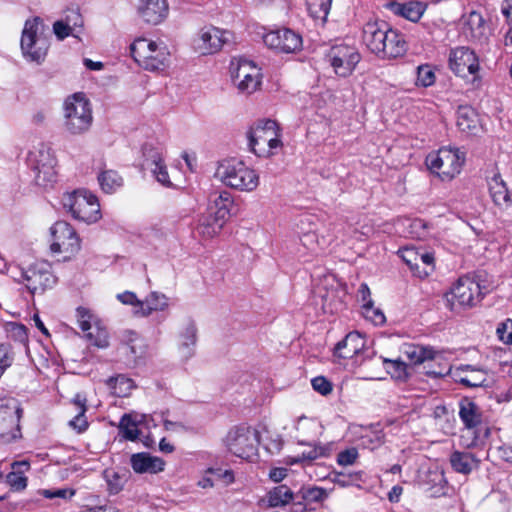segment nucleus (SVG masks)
I'll use <instances>...</instances> for the list:
<instances>
[{
    "label": "nucleus",
    "mask_w": 512,
    "mask_h": 512,
    "mask_svg": "<svg viewBox=\"0 0 512 512\" xmlns=\"http://www.w3.org/2000/svg\"><path fill=\"white\" fill-rule=\"evenodd\" d=\"M496 335L502 343L512 345V319L507 318L500 322L496 328Z\"/></svg>",
    "instance_id": "47"
},
{
    "label": "nucleus",
    "mask_w": 512,
    "mask_h": 512,
    "mask_svg": "<svg viewBox=\"0 0 512 512\" xmlns=\"http://www.w3.org/2000/svg\"><path fill=\"white\" fill-rule=\"evenodd\" d=\"M480 117L477 110L469 105H462L457 112V126L467 135L476 136Z\"/></svg>",
    "instance_id": "23"
},
{
    "label": "nucleus",
    "mask_w": 512,
    "mask_h": 512,
    "mask_svg": "<svg viewBox=\"0 0 512 512\" xmlns=\"http://www.w3.org/2000/svg\"><path fill=\"white\" fill-rule=\"evenodd\" d=\"M163 156L161 150L152 145L145 144L143 146V167L152 171L158 169L163 164Z\"/></svg>",
    "instance_id": "37"
},
{
    "label": "nucleus",
    "mask_w": 512,
    "mask_h": 512,
    "mask_svg": "<svg viewBox=\"0 0 512 512\" xmlns=\"http://www.w3.org/2000/svg\"><path fill=\"white\" fill-rule=\"evenodd\" d=\"M327 56L334 72L341 77L350 76L361 60L355 47L344 44L333 46Z\"/></svg>",
    "instance_id": "12"
},
{
    "label": "nucleus",
    "mask_w": 512,
    "mask_h": 512,
    "mask_svg": "<svg viewBox=\"0 0 512 512\" xmlns=\"http://www.w3.org/2000/svg\"><path fill=\"white\" fill-rule=\"evenodd\" d=\"M120 341L125 353L129 355L133 361L142 358L146 352V344L135 331H123L120 336Z\"/></svg>",
    "instance_id": "25"
},
{
    "label": "nucleus",
    "mask_w": 512,
    "mask_h": 512,
    "mask_svg": "<svg viewBox=\"0 0 512 512\" xmlns=\"http://www.w3.org/2000/svg\"><path fill=\"white\" fill-rule=\"evenodd\" d=\"M86 339L98 348H107L109 346V336L105 328L94 323V328L85 334Z\"/></svg>",
    "instance_id": "40"
},
{
    "label": "nucleus",
    "mask_w": 512,
    "mask_h": 512,
    "mask_svg": "<svg viewBox=\"0 0 512 512\" xmlns=\"http://www.w3.org/2000/svg\"><path fill=\"white\" fill-rule=\"evenodd\" d=\"M93 123L92 107L85 94L78 92L67 97L63 104V128L73 136L88 132Z\"/></svg>",
    "instance_id": "2"
},
{
    "label": "nucleus",
    "mask_w": 512,
    "mask_h": 512,
    "mask_svg": "<svg viewBox=\"0 0 512 512\" xmlns=\"http://www.w3.org/2000/svg\"><path fill=\"white\" fill-rule=\"evenodd\" d=\"M435 73L429 65H420L417 68L416 84L422 87H429L435 83Z\"/></svg>",
    "instance_id": "45"
},
{
    "label": "nucleus",
    "mask_w": 512,
    "mask_h": 512,
    "mask_svg": "<svg viewBox=\"0 0 512 512\" xmlns=\"http://www.w3.org/2000/svg\"><path fill=\"white\" fill-rule=\"evenodd\" d=\"M464 156L458 149L441 148L426 158L428 168L442 180H451L460 173Z\"/></svg>",
    "instance_id": "8"
},
{
    "label": "nucleus",
    "mask_w": 512,
    "mask_h": 512,
    "mask_svg": "<svg viewBox=\"0 0 512 512\" xmlns=\"http://www.w3.org/2000/svg\"><path fill=\"white\" fill-rule=\"evenodd\" d=\"M468 366L467 367H460L457 368L453 372V378L456 382H459L467 387H478L480 384L476 382V377L472 376L469 377L467 375L468 373Z\"/></svg>",
    "instance_id": "49"
},
{
    "label": "nucleus",
    "mask_w": 512,
    "mask_h": 512,
    "mask_svg": "<svg viewBox=\"0 0 512 512\" xmlns=\"http://www.w3.org/2000/svg\"><path fill=\"white\" fill-rule=\"evenodd\" d=\"M259 432L247 425L232 427L222 439L227 451L243 458L251 459L257 455Z\"/></svg>",
    "instance_id": "5"
},
{
    "label": "nucleus",
    "mask_w": 512,
    "mask_h": 512,
    "mask_svg": "<svg viewBox=\"0 0 512 512\" xmlns=\"http://www.w3.org/2000/svg\"><path fill=\"white\" fill-rule=\"evenodd\" d=\"M432 362L433 361L425 362L426 364L423 367L425 370V374L427 376L434 378L443 377L447 375L451 370L450 365L448 363H444L443 365L439 364L438 368H434Z\"/></svg>",
    "instance_id": "52"
},
{
    "label": "nucleus",
    "mask_w": 512,
    "mask_h": 512,
    "mask_svg": "<svg viewBox=\"0 0 512 512\" xmlns=\"http://www.w3.org/2000/svg\"><path fill=\"white\" fill-rule=\"evenodd\" d=\"M151 172L159 183L167 187L171 186L167 167L164 163L158 169H153Z\"/></svg>",
    "instance_id": "59"
},
{
    "label": "nucleus",
    "mask_w": 512,
    "mask_h": 512,
    "mask_svg": "<svg viewBox=\"0 0 512 512\" xmlns=\"http://www.w3.org/2000/svg\"><path fill=\"white\" fill-rule=\"evenodd\" d=\"M362 313L366 319H369L375 325H382L386 321L384 313L380 309L374 307L372 300H369L366 304L362 305Z\"/></svg>",
    "instance_id": "44"
},
{
    "label": "nucleus",
    "mask_w": 512,
    "mask_h": 512,
    "mask_svg": "<svg viewBox=\"0 0 512 512\" xmlns=\"http://www.w3.org/2000/svg\"><path fill=\"white\" fill-rule=\"evenodd\" d=\"M405 354L407 358L410 360L411 364H422L427 361H434L436 358V354L431 349L417 346V345H410L405 350Z\"/></svg>",
    "instance_id": "34"
},
{
    "label": "nucleus",
    "mask_w": 512,
    "mask_h": 512,
    "mask_svg": "<svg viewBox=\"0 0 512 512\" xmlns=\"http://www.w3.org/2000/svg\"><path fill=\"white\" fill-rule=\"evenodd\" d=\"M294 498L292 490L286 485L273 488L268 494V502L271 507H279L288 504Z\"/></svg>",
    "instance_id": "35"
},
{
    "label": "nucleus",
    "mask_w": 512,
    "mask_h": 512,
    "mask_svg": "<svg viewBox=\"0 0 512 512\" xmlns=\"http://www.w3.org/2000/svg\"><path fill=\"white\" fill-rule=\"evenodd\" d=\"M104 475L107 479L109 490L112 493H118L121 490L120 477L118 474L112 470H106Z\"/></svg>",
    "instance_id": "58"
},
{
    "label": "nucleus",
    "mask_w": 512,
    "mask_h": 512,
    "mask_svg": "<svg viewBox=\"0 0 512 512\" xmlns=\"http://www.w3.org/2000/svg\"><path fill=\"white\" fill-rule=\"evenodd\" d=\"M449 67L456 75L461 77L473 75L476 79L479 59L474 50L468 47H457L452 49L449 54Z\"/></svg>",
    "instance_id": "14"
},
{
    "label": "nucleus",
    "mask_w": 512,
    "mask_h": 512,
    "mask_svg": "<svg viewBox=\"0 0 512 512\" xmlns=\"http://www.w3.org/2000/svg\"><path fill=\"white\" fill-rule=\"evenodd\" d=\"M62 202L72 216L86 223H93L100 219V204L92 193L86 190H76L63 196Z\"/></svg>",
    "instance_id": "6"
},
{
    "label": "nucleus",
    "mask_w": 512,
    "mask_h": 512,
    "mask_svg": "<svg viewBox=\"0 0 512 512\" xmlns=\"http://www.w3.org/2000/svg\"><path fill=\"white\" fill-rule=\"evenodd\" d=\"M365 347V339L358 332H351L340 341L334 349L337 357L351 359L359 354Z\"/></svg>",
    "instance_id": "22"
},
{
    "label": "nucleus",
    "mask_w": 512,
    "mask_h": 512,
    "mask_svg": "<svg viewBox=\"0 0 512 512\" xmlns=\"http://www.w3.org/2000/svg\"><path fill=\"white\" fill-rule=\"evenodd\" d=\"M312 387L321 395H328L332 392V384L323 376L315 377L311 380Z\"/></svg>",
    "instance_id": "53"
},
{
    "label": "nucleus",
    "mask_w": 512,
    "mask_h": 512,
    "mask_svg": "<svg viewBox=\"0 0 512 512\" xmlns=\"http://www.w3.org/2000/svg\"><path fill=\"white\" fill-rule=\"evenodd\" d=\"M130 52L134 60L145 70H163L169 65L170 52L162 43L140 38L131 44Z\"/></svg>",
    "instance_id": "4"
},
{
    "label": "nucleus",
    "mask_w": 512,
    "mask_h": 512,
    "mask_svg": "<svg viewBox=\"0 0 512 512\" xmlns=\"http://www.w3.org/2000/svg\"><path fill=\"white\" fill-rule=\"evenodd\" d=\"M360 478V473L345 474L343 472H333L331 476V480L342 487L350 486Z\"/></svg>",
    "instance_id": "51"
},
{
    "label": "nucleus",
    "mask_w": 512,
    "mask_h": 512,
    "mask_svg": "<svg viewBox=\"0 0 512 512\" xmlns=\"http://www.w3.org/2000/svg\"><path fill=\"white\" fill-rule=\"evenodd\" d=\"M207 473H211L217 478L223 479L226 484H230L234 481V474L232 470L222 471L221 469L209 468Z\"/></svg>",
    "instance_id": "62"
},
{
    "label": "nucleus",
    "mask_w": 512,
    "mask_h": 512,
    "mask_svg": "<svg viewBox=\"0 0 512 512\" xmlns=\"http://www.w3.org/2000/svg\"><path fill=\"white\" fill-rule=\"evenodd\" d=\"M12 471L7 474L6 481L15 491H21L27 486V477L24 476L25 471L30 467L28 461H15L11 464Z\"/></svg>",
    "instance_id": "31"
},
{
    "label": "nucleus",
    "mask_w": 512,
    "mask_h": 512,
    "mask_svg": "<svg viewBox=\"0 0 512 512\" xmlns=\"http://www.w3.org/2000/svg\"><path fill=\"white\" fill-rule=\"evenodd\" d=\"M197 328L192 321H188L181 334V348L188 349L196 344Z\"/></svg>",
    "instance_id": "46"
},
{
    "label": "nucleus",
    "mask_w": 512,
    "mask_h": 512,
    "mask_svg": "<svg viewBox=\"0 0 512 512\" xmlns=\"http://www.w3.org/2000/svg\"><path fill=\"white\" fill-rule=\"evenodd\" d=\"M35 182L38 186L47 188L56 182L55 159L48 151L40 150L34 156Z\"/></svg>",
    "instance_id": "18"
},
{
    "label": "nucleus",
    "mask_w": 512,
    "mask_h": 512,
    "mask_svg": "<svg viewBox=\"0 0 512 512\" xmlns=\"http://www.w3.org/2000/svg\"><path fill=\"white\" fill-rule=\"evenodd\" d=\"M52 242L50 249L53 253L65 254L64 259H70L80 251V239L75 229L65 221H57L50 229Z\"/></svg>",
    "instance_id": "9"
},
{
    "label": "nucleus",
    "mask_w": 512,
    "mask_h": 512,
    "mask_svg": "<svg viewBox=\"0 0 512 512\" xmlns=\"http://www.w3.org/2000/svg\"><path fill=\"white\" fill-rule=\"evenodd\" d=\"M22 409L14 400L0 404V438L15 439L19 432Z\"/></svg>",
    "instance_id": "16"
},
{
    "label": "nucleus",
    "mask_w": 512,
    "mask_h": 512,
    "mask_svg": "<svg viewBox=\"0 0 512 512\" xmlns=\"http://www.w3.org/2000/svg\"><path fill=\"white\" fill-rule=\"evenodd\" d=\"M44 26L39 17L25 22L21 37V49L32 61L42 60L48 50V39L44 35Z\"/></svg>",
    "instance_id": "7"
},
{
    "label": "nucleus",
    "mask_w": 512,
    "mask_h": 512,
    "mask_svg": "<svg viewBox=\"0 0 512 512\" xmlns=\"http://www.w3.org/2000/svg\"><path fill=\"white\" fill-rule=\"evenodd\" d=\"M168 307V299L164 294L158 292L150 293L142 304L140 309H134V315L147 317L154 311H163Z\"/></svg>",
    "instance_id": "29"
},
{
    "label": "nucleus",
    "mask_w": 512,
    "mask_h": 512,
    "mask_svg": "<svg viewBox=\"0 0 512 512\" xmlns=\"http://www.w3.org/2000/svg\"><path fill=\"white\" fill-rule=\"evenodd\" d=\"M225 221L218 220L210 215L199 226V232L202 236L212 238L217 235L223 228Z\"/></svg>",
    "instance_id": "41"
},
{
    "label": "nucleus",
    "mask_w": 512,
    "mask_h": 512,
    "mask_svg": "<svg viewBox=\"0 0 512 512\" xmlns=\"http://www.w3.org/2000/svg\"><path fill=\"white\" fill-rule=\"evenodd\" d=\"M422 253L423 252H419L414 248H406L401 252V257L409 267L417 266V261L420 259Z\"/></svg>",
    "instance_id": "56"
},
{
    "label": "nucleus",
    "mask_w": 512,
    "mask_h": 512,
    "mask_svg": "<svg viewBox=\"0 0 512 512\" xmlns=\"http://www.w3.org/2000/svg\"><path fill=\"white\" fill-rule=\"evenodd\" d=\"M247 137L250 150L259 157H270L282 146L279 126L271 119L256 121L250 127Z\"/></svg>",
    "instance_id": "3"
},
{
    "label": "nucleus",
    "mask_w": 512,
    "mask_h": 512,
    "mask_svg": "<svg viewBox=\"0 0 512 512\" xmlns=\"http://www.w3.org/2000/svg\"><path fill=\"white\" fill-rule=\"evenodd\" d=\"M502 14L509 25H512V0H504L501 5Z\"/></svg>",
    "instance_id": "64"
},
{
    "label": "nucleus",
    "mask_w": 512,
    "mask_h": 512,
    "mask_svg": "<svg viewBox=\"0 0 512 512\" xmlns=\"http://www.w3.org/2000/svg\"><path fill=\"white\" fill-rule=\"evenodd\" d=\"M357 457V450L355 448H351L340 452L337 456V462L342 466L352 465L356 461Z\"/></svg>",
    "instance_id": "55"
},
{
    "label": "nucleus",
    "mask_w": 512,
    "mask_h": 512,
    "mask_svg": "<svg viewBox=\"0 0 512 512\" xmlns=\"http://www.w3.org/2000/svg\"><path fill=\"white\" fill-rule=\"evenodd\" d=\"M387 24L385 22H368L363 28V42L367 48L376 55L384 50V39L387 37Z\"/></svg>",
    "instance_id": "19"
},
{
    "label": "nucleus",
    "mask_w": 512,
    "mask_h": 512,
    "mask_svg": "<svg viewBox=\"0 0 512 512\" xmlns=\"http://www.w3.org/2000/svg\"><path fill=\"white\" fill-rule=\"evenodd\" d=\"M489 195L495 205L500 207L512 206V192L509 191L505 181L499 173L487 176Z\"/></svg>",
    "instance_id": "21"
},
{
    "label": "nucleus",
    "mask_w": 512,
    "mask_h": 512,
    "mask_svg": "<svg viewBox=\"0 0 512 512\" xmlns=\"http://www.w3.org/2000/svg\"><path fill=\"white\" fill-rule=\"evenodd\" d=\"M229 33L216 27H204L195 39V49L202 55L212 54L221 49Z\"/></svg>",
    "instance_id": "17"
},
{
    "label": "nucleus",
    "mask_w": 512,
    "mask_h": 512,
    "mask_svg": "<svg viewBox=\"0 0 512 512\" xmlns=\"http://www.w3.org/2000/svg\"><path fill=\"white\" fill-rule=\"evenodd\" d=\"M480 295V282L469 277H461L452 287L450 292L445 294L447 306L452 311L474 305V297Z\"/></svg>",
    "instance_id": "10"
},
{
    "label": "nucleus",
    "mask_w": 512,
    "mask_h": 512,
    "mask_svg": "<svg viewBox=\"0 0 512 512\" xmlns=\"http://www.w3.org/2000/svg\"><path fill=\"white\" fill-rule=\"evenodd\" d=\"M383 363L387 365V371L397 379H405L407 377V365L400 360L384 359Z\"/></svg>",
    "instance_id": "48"
},
{
    "label": "nucleus",
    "mask_w": 512,
    "mask_h": 512,
    "mask_svg": "<svg viewBox=\"0 0 512 512\" xmlns=\"http://www.w3.org/2000/svg\"><path fill=\"white\" fill-rule=\"evenodd\" d=\"M117 297L123 304L132 305L135 309H140V304H142V301L133 292L127 291L119 294Z\"/></svg>",
    "instance_id": "60"
},
{
    "label": "nucleus",
    "mask_w": 512,
    "mask_h": 512,
    "mask_svg": "<svg viewBox=\"0 0 512 512\" xmlns=\"http://www.w3.org/2000/svg\"><path fill=\"white\" fill-rule=\"evenodd\" d=\"M332 0H309L308 10L315 19L326 20Z\"/></svg>",
    "instance_id": "42"
},
{
    "label": "nucleus",
    "mask_w": 512,
    "mask_h": 512,
    "mask_svg": "<svg viewBox=\"0 0 512 512\" xmlns=\"http://www.w3.org/2000/svg\"><path fill=\"white\" fill-rule=\"evenodd\" d=\"M263 42L267 47L282 53L295 52L302 44L301 37L290 29L270 31L263 36Z\"/></svg>",
    "instance_id": "15"
},
{
    "label": "nucleus",
    "mask_w": 512,
    "mask_h": 512,
    "mask_svg": "<svg viewBox=\"0 0 512 512\" xmlns=\"http://www.w3.org/2000/svg\"><path fill=\"white\" fill-rule=\"evenodd\" d=\"M477 405L468 398H463L460 402L459 415L467 428L475 427L477 421Z\"/></svg>",
    "instance_id": "36"
},
{
    "label": "nucleus",
    "mask_w": 512,
    "mask_h": 512,
    "mask_svg": "<svg viewBox=\"0 0 512 512\" xmlns=\"http://www.w3.org/2000/svg\"><path fill=\"white\" fill-rule=\"evenodd\" d=\"M98 181L102 190L113 193L123 184L122 177L115 170H105L98 175Z\"/></svg>",
    "instance_id": "33"
},
{
    "label": "nucleus",
    "mask_w": 512,
    "mask_h": 512,
    "mask_svg": "<svg viewBox=\"0 0 512 512\" xmlns=\"http://www.w3.org/2000/svg\"><path fill=\"white\" fill-rule=\"evenodd\" d=\"M387 37L384 39L385 48L380 50L382 58H397L403 56L407 50L406 41L397 31L387 28Z\"/></svg>",
    "instance_id": "24"
},
{
    "label": "nucleus",
    "mask_w": 512,
    "mask_h": 512,
    "mask_svg": "<svg viewBox=\"0 0 512 512\" xmlns=\"http://www.w3.org/2000/svg\"><path fill=\"white\" fill-rule=\"evenodd\" d=\"M21 276L31 294H41L46 289L51 288L56 282L50 266L46 262H37L30 265L21 272Z\"/></svg>",
    "instance_id": "13"
},
{
    "label": "nucleus",
    "mask_w": 512,
    "mask_h": 512,
    "mask_svg": "<svg viewBox=\"0 0 512 512\" xmlns=\"http://www.w3.org/2000/svg\"><path fill=\"white\" fill-rule=\"evenodd\" d=\"M72 404L75 407L76 415L69 421V426L78 433L84 432L88 428V422L85 417L87 398L83 394L78 393L73 398Z\"/></svg>",
    "instance_id": "30"
},
{
    "label": "nucleus",
    "mask_w": 512,
    "mask_h": 512,
    "mask_svg": "<svg viewBox=\"0 0 512 512\" xmlns=\"http://www.w3.org/2000/svg\"><path fill=\"white\" fill-rule=\"evenodd\" d=\"M214 176L225 186L241 192L254 191L259 185L256 171L234 158L220 161Z\"/></svg>",
    "instance_id": "1"
},
{
    "label": "nucleus",
    "mask_w": 512,
    "mask_h": 512,
    "mask_svg": "<svg viewBox=\"0 0 512 512\" xmlns=\"http://www.w3.org/2000/svg\"><path fill=\"white\" fill-rule=\"evenodd\" d=\"M389 7L393 13L402 16L412 22H417L423 15L426 4L419 1H410L406 3L392 2Z\"/></svg>",
    "instance_id": "28"
},
{
    "label": "nucleus",
    "mask_w": 512,
    "mask_h": 512,
    "mask_svg": "<svg viewBox=\"0 0 512 512\" xmlns=\"http://www.w3.org/2000/svg\"><path fill=\"white\" fill-rule=\"evenodd\" d=\"M306 502L319 503L328 497V492L320 487L302 488L296 495Z\"/></svg>",
    "instance_id": "43"
},
{
    "label": "nucleus",
    "mask_w": 512,
    "mask_h": 512,
    "mask_svg": "<svg viewBox=\"0 0 512 512\" xmlns=\"http://www.w3.org/2000/svg\"><path fill=\"white\" fill-rule=\"evenodd\" d=\"M53 31L58 39L62 40L69 36L73 29L63 20H58L53 24Z\"/></svg>",
    "instance_id": "57"
},
{
    "label": "nucleus",
    "mask_w": 512,
    "mask_h": 512,
    "mask_svg": "<svg viewBox=\"0 0 512 512\" xmlns=\"http://www.w3.org/2000/svg\"><path fill=\"white\" fill-rule=\"evenodd\" d=\"M41 495H43L45 498L53 499V498H61V499H69L74 494L75 491L73 489H44L41 492Z\"/></svg>",
    "instance_id": "54"
},
{
    "label": "nucleus",
    "mask_w": 512,
    "mask_h": 512,
    "mask_svg": "<svg viewBox=\"0 0 512 512\" xmlns=\"http://www.w3.org/2000/svg\"><path fill=\"white\" fill-rule=\"evenodd\" d=\"M74 30L76 27H81L83 24L82 17L77 10H71L63 20Z\"/></svg>",
    "instance_id": "61"
},
{
    "label": "nucleus",
    "mask_w": 512,
    "mask_h": 512,
    "mask_svg": "<svg viewBox=\"0 0 512 512\" xmlns=\"http://www.w3.org/2000/svg\"><path fill=\"white\" fill-rule=\"evenodd\" d=\"M144 419V415L137 413L124 414L120 420L119 429L123 434V437L127 440L134 441L137 439L139 430L138 424Z\"/></svg>",
    "instance_id": "32"
},
{
    "label": "nucleus",
    "mask_w": 512,
    "mask_h": 512,
    "mask_svg": "<svg viewBox=\"0 0 512 512\" xmlns=\"http://www.w3.org/2000/svg\"><path fill=\"white\" fill-rule=\"evenodd\" d=\"M77 317L79 327L83 332L88 333L94 328L92 323L93 315L85 308L77 309Z\"/></svg>",
    "instance_id": "50"
},
{
    "label": "nucleus",
    "mask_w": 512,
    "mask_h": 512,
    "mask_svg": "<svg viewBox=\"0 0 512 512\" xmlns=\"http://www.w3.org/2000/svg\"><path fill=\"white\" fill-rule=\"evenodd\" d=\"M410 269L419 278H425L434 271V256L431 253H422L417 261V266H411Z\"/></svg>",
    "instance_id": "39"
},
{
    "label": "nucleus",
    "mask_w": 512,
    "mask_h": 512,
    "mask_svg": "<svg viewBox=\"0 0 512 512\" xmlns=\"http://www.w3.org/2000/svg\"><path fill=\"white\" fill-rule=\"evenodd\" d=\"M161 458L150 456L147 453H137L131 456V465L137 473H157L164 469Z\"/></svg>",
    "instance_id": "26"
},
{
    "label": "nucleus",
    "mask_w": 512,
    "mask_h": 512,
    "mask_svg": "<svg viewBox=\"0 0 512 512\" xmlns=\"http://www.w3.org/2000/svg\"><path fill=\"white\" fill-rule=\"evenodd\" d=\"M211 203V215L218 220L226 222L230 215V209L233 205L231 194L227 191L215 193L211 196Z\"/></svg>",
    "instance_id": "27"
},
{
    "label": "nucleus",
    "mask_w": 512,
    "mask_h": 512,
    "mask_svg": "<svg viewBox=\"0 0 512 512\" xmlns=\"http://www.w3.org/2000/svg\"><path fill=\"white\" fill-rule=\"evenodd\" d=\"M324 455V448L321 446L314 447L309 451H304L301 455L302 460H315L318 457Z\"/></svg>",
    "instance_id": "63"
},
{
    "label": "nucleus",
    "mask_w": 512,
    "mask_h": 512,
    "mask_svg": "<svg viewBox=\"0 0 512 512\" xmlns=\"http://www.w3.org/2000/svg\"><path fill=\"white\" fill-rule=\"evenodd\" d=\"M452 467L460 473H469L476 461L472 458L470 453L455 452L451 455L450 459Z\"/></svg>",
    "instance_id": "38"
},
{
    "label": "nucleus",
    "mask_w": 512,
    "mask_h": 512,
    "mask_svg": "<svg viewBox=\"0 0 512 512\" xmlns=\"http://www.w3.org/2000/svg\"><path fill=\"white\" fill-rule=\"evenodd\" d=\"M231 75L239 91L245 94L255 92L261 84L260 69L247 59H239L236 67L232 63Z\"/></svg>",
    "instance_id": "11"
},
{
    "label": "nucleus",
    "mask_w": 512,
    "mask_h": 512,
    "mask_svg": "<svg viewBox=\"0 0 512 512\" xmlns=\"http://www.w3.org/2000/svg\"><path fill=\"white\" fill-rule=\"evenodd\" d=\"M138 11L145 22L157 25L167 17L169 7L167 0H140Z\"/></svg>",
    "instance_id": "20"
}]
</instances>
